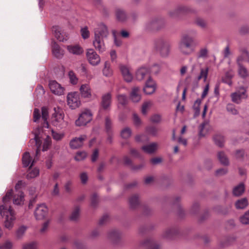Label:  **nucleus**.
I'll return each instance as SVG.
<instances>
[{"label":"nucleus","mask_w":249,"mask_h":249,"mask_svg":"<svg viewBox=\"0 0 249 249\" xmlns=\"http://www.w3.org/2000/svg\"><path fill=\"white\" fill-rule=\"evenodd\" d=\"M158 144L156 142H153L149 144L143 145L142 147V149L145 153L147 154H152L156 151L158 149Z\"/></svg>","instance_id":"23"},{"label":"nucleus","mask_w":249,"mask_h":249,"mask_svg":"<svg viewBox=\"0 0 249 249\" xmlns=\"http://www.w3.org/2000/svg\"><path fill=\"white\" fill-rule=\"evenodd\" d=\"M118 101L119 104L125 105L127 102V98L126 95L124 94L118 95L117 96Z\"/></svg>","instance_id":"55"},{"label":"nucleus","mask_w":249,"mask_h":249,"mask_svg":"<svg viewBox=\"0 0 249 249\" xmlns=\"http://www.w3.org/2000/svg\"><path fill=\"white\" fill-rule=\"evenodd\" d=\"M240 221L243 224H249V210L240 217Z\"/></svg>","instance_id":"53"},{"label":"nucleus","mask_w":249,"mask_h":249,"mask_svg":"<svg viewBox=\"0 0 249 249\" xmlns=\"http://www.w3.org/2000/svg\"><path fill=\"white\" fill-rule=\"evenodd\" d=\"M30 142L35 143L36 146V157H37L40 152V147L41 144V142L38 135L36 134L35 138L31 140Z\"/></svg>","instance_id":"39"},{"label":"nucleus","mask_w":249,"mask_h":249,"mask_svg":"<svg viewBox=\"0 0 249 249\" xmlns=\"http://www.w3.org/2000/svg\"><path fill=\"white\" fill-rule=\"evenodd\" d=\"M155 48L161 56L166 57L170 53L171 44L168 40L160 38L155 40Z\"/></svg>","instance_id":"4"},{"label":"nucleus","mask_w":249,"mask_h":249,"mask_svg":"<svg viewBox=\"0 0 249 249\" xmlns=\"http://www.w3.org/2000/svg\"><path fill=\"white\" fill-rule=\"evenodd\" d=\"M217 157L220 163L224 165L229 164V160L223 152H219L218 153Z\"/></svg>","instance_id":"43"},{"label":"nucleus","mask_w":249,"mask_h":249,"mask_svg":"<svg viewBox=\"0 0 249 249\" xmlns=\"http://www.w3.org/2000/svg\"><path fill=\"white\" fill-rule=\"evenodd\" d=\"M82 96L84 98H90L91 96V90L89 84H83L80 88Z\"/></svg>","instance_id":"24"},{"label":"nucleus","mask_w":249,"mask_h":249,"mask_svg":"<svg viewBox=\"0 0 249 249\" xmlns=\"http://www.w3.org/2000/svg\"><path fill=\"white\" fill-rule=\"evenodd\" d=\"M150 70V74L151 73L157 74L160 71V67L159 64H154Z\"/></svg>","instance_id":"57"},{"label":"nucleus","mask_w":249,"mask_h":249,"mask_svg":"<svg viewBox=\"0 0 249 249\" xmlns=\"http://www.w3.org/2000/svg\"><path fill=\"white\" fill-rule=\"evenodd\" d=\"M231 96L232 102L239 104L242 99L247 98L246 90L244 88L241 87L238 90L231 93Z\"/></svg>","instance_id":"11"},{"label":"nucleus","mask_w":249,"mask_h":249,"mask_svg":"<svg viewBox=\"0 0 249 249\" xmlns=\"http://www.w3.org/2000/svg\"><path fill=\"white\" fill-rule=\"evenodd\" d=\"M51 143V139L49 137L47 136L44 142L42 150L44 151H47L49 147L50 146Z\"/></svg>","instance_id":"60"},{"label":"nucleus","mask_w":249,"mask_h":249,"mask_svg":"<svg viewBox=\"0 0 249 249\" xmlns=\"http://www.w3.org/2000/svg\"><path fill=\"white\" fill-rule=\"evenodd\" d=\"M27 229V227L25 226H20L18 229L17 230L16 232V235L17 238H21L23 235H24V233L25 232L26 230Z\"/></svg>","instance_id":"48"},{"label":"nucleus","mask_w":249,"mask_h":249,"mask_svg":"<svg viewBox=\"0 0 249 249\" xmlns=\"http://www.w3.org/2000/svg\"><path fill=\"white\" fill-rule=\"evenodd\" d=\"M24 195L22 192H18V194L15 195L13 197V203L16 205H20L23 202Z\"/></svg>","instance_id":"38"},{"label":"nucleus","mask_w":249,"mask_h":249,"mask_svg":"<svg viewBox=\"0 0 249 249\" xmlns=\"http://www.w3.org/2000/svg\"><path fill=\"white\" fill-rule=\"evenodd\" d=\"M87 156V154L85 152H77L75 156V160L77 161L82 160Z\"/></svg>","instance_id":"58"},{"label":"nucleus","mask_w":249,"mask_h":249,"mask_svg":"<svg viewBox=\"0 0 249 249\" xmlns=\"http://www.w3.org/2000/svg\"><path fill=\"white\" fill-rule=\"evenodd\" d=\"M52 124L60 128L63 127L65 124L64 121V114L61 112H55L52 118Z\"/></svg>","instance_id":"13"},{"label":"nucleus","mask_w":249,"mask_h":249,"mask_svg":"<svg viewBox=\"0 0 249 249\" xmlns=\"http://www.w3.org/2000/svg\"><path fill=\"white\" fill-rule=\"evenodd\" d=\"M142 246L147 249H160V246L152 239H147L143 243Z\"/></svg>","instance_id":"25"},{"label":"nucleus","mask_w":249,"mask_h":249,"mask_svg":"<svg viewBox=\"0 0 249 249\" xmlns=\"http://www.w3.org/2000/svg\"><path fill=\"white\" fill-rule=\"evenodd\" d=\"M52 51L53 54L57 58H61L64 54V51L56 43L53 45Z\"/></svg>","instance_id":"36"},{"label":"nucleus","mask_w":249,"mask_h":249,"mask_svg":"<svg viewBox=\"0 0 249 249\" xmlns=\"http://www.w3.org/2000/svg\"><path fill=\"white\" fill-rule=\"evenodd\" d=\"M193 10L188 6L180 5L177 8L169 11V16L173 18H177L180 14L192 12Z\"/></svg>","instance_id":"9"},{"label":"nucleus","mask_w":249,"mask_h":249,"mask_svg":"<svg viewBox=\"0 0 249 249\" xmlns=\"http://www.w3.org/2000/svg\"><path fill=\"white\" fill-rule=\"evenodd\" d=\"M80 208L78 206H75L70 215V218L72 221H76L79 216Z\"/></svg>","instance_id":"45"},{"label":"nucleus","mask_w":249,"mask_h":249,"mask_svg":"<svg viewBox=\"0 0 249 249\" xmlns=\"http://www.w3.org/2000/svg\"><path fill=\"white\" fill-rule=\"evenodd\" d=\"M92 113L89 109H85L75 121L77 126L85 125L92 120Z\"/></svg>","instance_id":"6"},{"label":"nucleus","mask_w":249,"mask_h":249,"mask_svg":"<svg viewBox=\"0 0 249 249\" xmlns=\"http://www.w3.org/2000/svg\"><path fill=\"white\" fill-rule=\"evenodd\" d=\"M98 202V197L97 194L94 193L91 197V205L92 207H95Z\"/></svg>","instance_id":"59"},{"label":"nucleus","mask_w":249,"mask_h":249,"mask_svg":"<svg viewBox=\"0 0 249 249\" xmlns=\"http://www.w3.org/2000/svg\"><path fill=\"white\" fill-rule=\"evenodd\" d=\"M48 208L44 204L39 205L36 208L35 212V216L36 219L41 220L44 219L47 215Z\"/></svg>","instance_id":"15"},{"label":"nucleus","mask_w":249,"mask_h":249,"mask_svg":"<svg viewBox=\"0 0 249 249\" xmlns=\"http://www.w3.org/2000/svg\"><path fill=\"white\" fill-rule=\"evenodd\" d=\"M133 120L134 122V124L136 126H139L141 125L142 122L140 118L136 114H133Z\"/></svg>","instance_id":"64"},{"label":"nucleus","mask_w":249,"mask_h":249,"mask_svg":"<svg viewBox=\"0 0 249 249\" xmlns=\"http://www.w3.org/2000/svg\"><path fill=\"white\" fill-rule=\"evenodd\" d=\"M165 24L163 19L160 18H155L150 20L146 24V28L148 29L159 30L162 28Z\"/></svg>","instance_id":"10"},{"label":"nucleus","mask_w":249,"mask_h":249,"mask_svg":"<svg viewBox=\"0 0 249 249\" xmlns=\"http://www.w3.org/2000/svg\"><path fill=\"white\" fill-rule=\"evenodd\" d=\"M87 139L86 135H82L78 138L72 139L70 142V146L72 149H76L80 147L83 143V142Z\"/></svg>","instance_id":"16"},{"label":"nucleus","mask_w":249,"mask_h":249,"mask_svg":"<svg viewBox=\"0 0 249 249\" xmlns=\"http://www.w3.org/2000/svg\"><path fill=\"white\" fill-rule=\"evenodd\" d=\"M35 162V159L32 161L31 166H30V167L29 169V170L28 171V173L26 176V177L28 179H31V178H34L37 177V176H38V175H39V171L38 169H37L36 168H35L32 169L31 168V167L33 165L34 163Z\"/></svg>","instance_id":"28"},{"label":"nucleus","mask_w":249,"mask_h":249,"mask_svg":"<svg viewBox=\"0 0 249 249\" xmlns=\"http://www.w3.org/2000/svg\"><path fill=\"white\" fill-rule=\"evenodd\" d=\"M13 194L12 190L8 191L6 195L3 197V205L0 206V214L4 220V226L5 228L10 229L14 224V221L15 219V213L11 207L8 204V202L10 200Z\"/></svg>","instance_id":"1"},{"label":"nucleus","mask_w":249,"mask_h":249,"mask_svg":"<svg viewBox=\"0 0 249 249\" xmlns=\"http://www.w3.org/2000/svg\"><path fill=\"white\" fill-rule=\"evenodd\" d=\"M210 128V125L208 122H204L199 127V135L200 137L205 136L208 133Z\"/></svg>","instance_id":"31"},{"label":"nucleus","mask_w":249,"mask_h":249,"mask_svg":"<svg viewBox=\"0 0 249 249\" xmlns=\"http://www.w3.org/2000/svg\"><path fill=\"white\" fill-rule=\"evenodd\" d=\"M53 32L54 33L55 37L60 41H64L67 40V36L63 32H62L61 29L58 27H53Z\"/></svg>","instance_id":"18"},{"label":"nucleus","mask_w":249,"mask_h":249,"mask_svg":"<svg viewBox=\"0 0 249 249\" xmlns=\"http://www.w3.org/2000/svg\"><path fill=\"white\" fill-rule=\"evenodd\" d=\"M68 75L71 83L73 85L77 84L78 82V78L74 72L72 71H70Z\"/></svg>","instance_id":"50"},{"label":"nucleus","mask_w":249,"mask_h":249,"mask_svg":"<svg viewBox=\"0 0 249 249\" xmlns=\"http://www.w3.org/2000/svg\"><path fill=\"white\" fill-rule=\"evenodd\" d=\"M108 238L111 240L113 243H117L121 238V234L116 230L110 231L108 233Z\"/></svg>","instance_id":"26"},{"label":"nucleus","mask_w":249,"mask_h":249,"mask_svg":"<svg viewBox=\"0 0 249 249\" xmlns=\"http://www.w3.org/2000/svg\"><path fill=\"white\" fill-rule=\"evenodd\" d=\"M32 158L28 152L24 153L22 156V163L25 167H28L31 163Z\"/></svg>","instance_id":"41"},{"label":"nucleus","mask_w":249,"mask_h":249,"mask_svg":"<svg viewBox=\"0 0 249 249\" xmlns=\"http://www.w3.org/2000/svg\"><path fill=\"white\" fill-rule=\"evenodd\" d=\"M23 249H37L36 244L35 242L26 244L23 246Z\"/></svg>","instance_id":"63"},{"label":"nucleus","mask_w":249,"mask_h":249,"mask_svg":"<svg viewBox=\"0 0 249 249\" xmlns=\"http://www.w3.org/2000/svg\"><path fill=\"white\" fill-rule=\"evenodd\" d=\"M117 34H118L117 32L113 30L112 31V34L114 37V43L116 45V46L119 47L122 44V41L117 38Z\"/></svg>","instance_id":"61"},{"label":"nucleus","mask_w":249,"mask_h":249,"mask_svg":"<svg viewBox=\"0 0 249 249\" xmlns=\"http://www.w3.org/2000/svg\"><path fill=\"white\" fill-rule=\"evenodd\" d=\"M116 17L117 19L120 21H124L126 19V15L125 12L120 8L116 10Z\"/></svg>","instance_id":"40"},{"label":"nucleus","mask_w":249,"mask_h":249,"mask_svg":"<svg viewBox=\"0 0 249 249\" xmlns=\"http://www.w3.org/2000/svg\"><path fill=\"white\" fill-rule=\"evenodd\" d=\"M41 117L42 120L43 121V123L42 124L43 127L48 128L49 125L47 121L48 116V111L47 108L45 107H42L41 109Z\"/></svg>","instance_id":"34"},{"label":"nucleus","mask_w":249,"mask_h":249,"mask_svg":"<svg viewBox=\"0 0 249 249\" xmlns=\"http://www.w3.org/2000/svg\"><path fill=\"white\" fill-rule=\"evenodd\" d=\"M135 76L139 81L147 80L150 78V70L146 67H142L140 68L136 72Z\"/></svg>","instance_id":"12"},{"label":"nucleus","mask_w":249,"mask_h":249,"mask_svg":"<svg viewBox=\"0 0 249 249\" xmlns=\"http://www.w3.org/2000/svg\"><path fill=\"white\" fill-rule=\"evenodd\" d=\"M111 96L110 93H107L102 96L101 107L104 109H108L111 104Z\"/></svg>","instance_id":"21"},{"label":"nucleus","mask_w":249,"mask_h":249,"mask_svg":"<svg viewBox=\"0 0 249 249\" xmlns=\"http://www.w3.org/2000/svg\"><path fill=\"white\" fill-rule=\"evenodd\" d=\"M213 141L219 147H222L224 145V138L220 134H216L213 136Z\"/></svg>","instance_id":"42"},{"label":"nucleus","mask_w":249,"mask_h":249,"mask_svg":"<svg viewBox=\"0 0 249 249\" xmlns=\"http://www.w3.org/2000/svg\"><path fill=\"white\" fill-rule=\"evenodd\" d=\"M198 43L195 38L190 35H183L178 43V50L184 55H190L193 53Z\"/></svg>","instance_id":"3"},{"label":"nucleus","mask_w":249,"mask_h":249,"mask_svg":"<svg viewBox=\"0 0 249 249\" xmlns=\"http://www.w3.org/2000/svg\"><path fill=\"white\" fill-rule=\"evenodd\" d=\"M67 98L68 105L71 109H75L80 106V101L78 93H69L67 95Z\"/></svg>","instance_id":"7"},{"label":"nucleus","mask_w":249,"mask_h":249,"mask_svg":"<svg viewBox=\"0 0 249 249\" xmlns=\"http://www.w3.org/2000/svg\"><path fill=\"white\" fill-rule=\"evenodd\" d=\"M67 49L70 53L75 55H80L83 53L82 48L77 45L68 46Z\"/></svg>","instance_id":"27"},{"label":"nucleus","mask_w":249,"mask_h":249,"mask_svg":"<svg viewBox=\"0 0 249 249\" xmlns=\"http://www.w3.org/2000/svg\"><path fill=\"white\" fill-rule=\"evenodd\" d=\"M178 233V229L175 227L168 228L165 230L162 234V236L166 239H172Z\"/></svg>","instance_id":"20"},{"label":"nucleus","mask_w":249,"mask_h":249,"mask_svg":"<svg viewBox=\"0 0 249 249\" xmlns=\"http://www.w3.org/2000/svg\"><path fill=\"white\" fill-rule=\"evenodd\" d=\"M241 53L236 59V63H238V60H239L240 63H242L243 61L249 63V53L246 49L242 48L240 50Z\"/></svg>","instance_id":"22"},{"label":"nucleus","mask_w":249,"mask_h":249,"mask_svg":"<svg viewBox=\"0 0 249 249\" xmlns=\"http://www.w3.org/2000/svg\"><path fill=\"white\" fill-rule=\"evenodd\" d=\"M227 110L233 115H236L238 113V110L235 108L234 106L231 104H229L227 106Z\"/></svg>","instance_id":"51"},{"label":"nucleus","mask_w":249,"mask_h":249,"mask_svg":"<svg viewBox=\"0 0 249 249\" xmlns=\"http://www.w3.org/2000/svg\"><path fill=\"white\" fill-rule=\"evenodd\" d=\"M147 133L152 136H156L158 132V128L155 126H149L146 127Z\"/></svg>","instance_id":"49"},{"label":"nucleus","mask_w":249,"mask_h":249,"mask_svg":"<svg viewBox=\"0 0 249 249\" xmlns=\"http://www.w3.org/2000/svg\"><path fill=\"white\" fill-rule=\"evenodd\" d=\"M245 189L244 184L243 183H241L233 188L232 194L235 196H239L244 193Z\"/></svg>","instance_id":"29"},{"label":"nucleus","mask_w":249,"mask_h":249,"mask_svg":"<svg viewBox=\"0 0 249 249\" xmlns=\"http://www.w3.org/2000/svg\"><path fill=\"white\" fill-rule=\"evenodd\" d=\"M129 206L131 209H134L140 205L139 196L137 195H133L129 198Z\"/></svg>","instance_id":"30"},{"label":"nucleus","mask_w":249,"mask_h":249,"mask_svg":"<svg viewBox=\"0 0 249 249\" xmlns=\"http://www.w3.org/2000/svg\"><path fill=\"white\" fill-rule=\"evenodd\" d=\"M238 73L239 75L243 78H245L248 76V72L246 68L244 66L242 63H239V60H238Z\"/></svg>","instance_id":"32"},{"label":"nucleus","mask_w":249,"mask_h":249,"mask_svg":"<svg viewBox=\"0 0 249 249\" xmlns=\"http://www.w3.org/2000/svg\"><path fill=\"white\" fill-rule=\"evenodd\" d=\"M248 205V201L246 198L240 199L236 201L235 206L237 209H245Z\"/></svg>","instance_id":"37"},{"label":"nucleus","mask_w":249,"mask_h":249,"mask_svg":"<svg viewBox=\"0 0 249 249\" xmlns=\"http://www.w3.org/2000/svg\"><path fill=\"white\" fill-rule=\"evenodd\" d=\"M208 53V49L206 48L201 49L197 54L198 58H205L207 56Z\"/></svg>","instance_id":"56"},{"label":"nucleus","mask_w":249,"mask_h":249,"mask_svg":"<svg viewBox=\"0 0 249 249\" xmlns=\"http://www.w3.org/2000/svg\"><path fill=\"white\" fill-rule=\"evenodd\" d=\"M153 105V102L151 101H146L143 103L142 107V113L143 115H146L148 110Z\"/></svg>","instance_id":"44"},{"label":"nucleus","mask_w":249,"mask_h":249,"mask_svg":"<svg viewBox=\"0 0 249 249\" xmlns=\"http://www.w3.org/2000/svg\"><path fill=\"white\" fill-rule=\"evenodd\" d=\"M86 56L89 62L92 66H96L100 62L101 59L100 56L93 49H89L87 50Z\"/></svg>","instance_id":"8"},{"label":"nucleus","mask_w":249,"mask_h":249,"mask_svg":"<svg viewBox=\"0 0 249 249\" xmlns=\"http://www.w3.org/2000/svg\"><path fill=\"white\" fill-rule=\"evenodd\" d=\"M131 133L132 132L131 129L126 127L121 131V136L123 138L127 139L131 136Z\"/></svg>","instance_id":"47"},{"label":"nucleus","mask_w":249,"mask_h":249,"mask_svg":"<svg viewBox=\"0 0 249 249\" xmlns=\"http://www.w3.org/2000/svg\"><path fill=\"white\" fill-rule=\"evenodd\" d=\"M108 35L107 27L103 23L99 24L95 29L93 45L99 53H103L106 50L104 38L107 37Z\"/></svg>","instance_id":"2"},{"label":"nucleus","mask_w":249,"mask_h":249,"mask_svg":"<svg viewBox=\"0 0 249 249\" xmlns=\"http://www.w3.org/2000/svg\"><path fill=\"white\" fill-rule=\"evenodd\" d=\"M233 76V72L232 70H229L227 71L225 75L222 77V81L230 86L232 85L231 79Z\"/></svg>","instance_id":"33"},{"label":"nucleus","mask_w":249,"mask_h":249,"mask_svg":"<svg viewBox=\"0 0 249 249\" xmlns=\"http://www.w3.org/2000/svg\"><path fill=\"white\" fill-rule=\"evenodd\" d=\"M130 97L133 102H138L141 99L140 89L138 87L132 88L130 92Z\"/></svg>","instance_id":"19"},{"label":"nucleus","mask_w":249,"mask_h":249,"mask_svg":"<svg viewBox=\"0 0 249 249\" xmlns=\"http://www.w3.org/2000/svg\"><path fill=\"white\" fill-rule=\"evenodd\" d=\"M13 243L10 241H6L0 244V249H12Z\"/></svg>","instance_id":"52"},{"label":"nucleus","mask_w":249,"mask_h":249,"mask_svg":"<svg viewBox=\"0 0 249 249\" xmlns=\"http://www.w3.org/2000/svg\"><path fill=\"white\" fill-rule=\"evenodd\" d=\"M49 88L53 94L57 95L63 94L64 88L55 80H51L49 82Z\"/></svg>","instance_id":"14"},{"label":"nucleus","mask_w":249,"mask_h":249,"mask_svg":"<svg viewBox=\"0 0 249 249\" xmlns=\"http://www.w3.org/2000/svg\"><path fill=\"white\" fill-rule=\"evenodd\" d=\"M195 23L199 27L204 29L207 27V22L206 20L201 18H197L195 19Z\"/></svg>","instance_id":"46"},{"label":"nucleus","mask_w":249,"mask_h":249,"mask_svg":"<svg viewBox=\"0 0 249 249\" xmlns=\"http://www.w3.org/2000/svg\"><path fill=\"white\" fill-rule=\"evenodd\" d=\"M120 69L124 80L127 82H131L133 79V76L129 68L125 66L121 65Z\"/></svg>","instance_id":"17"},{"label":"nucleus","mask_w":249,"mask_h":249,"mask_svg":"<svg viewBox=\"0 0 249 249\" xmlns=\"http://www.w3.org/2000/svg\"><path fill=\"white\" fill-rule=\"evenodd\" d=\"M199 70H200V73L196 77V81L198 82L201 79H203V81L205 82L208 77L209 68L208 67L201 68L199 64L195 63L192 66L191 73L192 74H195Z\"/></svg>","instance_id":"5"},{"label":"nucleus","mask_w":249,"mask_h":249,"mask_svg":"<svg viewBox=\"0 0 249 249\" xmlns=\"http://www.w3.org/2000/svg\"><path fill=\"white\" fill-rule=\"evenodd\" d=\"M150 120L153 123H159L161 121V116L157 114H154L151 117Z\"/></svg>","instance_id":"62"},{"label":"nucleus","mask_w":249,"mask_h":249,"mask_svg":"<svg viewBox=\"0 0 249 249\" xmlns=\"http://www.w3.org/2000/svg\"><path fill=\"white\" fill-rule=\"evenodd\" d=\"M81 34L82 38L84 39H87L89 37L90 33L87 27L81 28Z\"/></svg>","instance_id":"54"},{"label":"nucleus","mask_w":249,"mask_h":249,"mask_svg":"<svg viewBox=\"0 0 249 249\" xmlns=\"http://www.w3.org/2000/svg\"><path fill=\"white\" fill-rule=\"evenodd\" d=\"M105 127L106 131L108 134V140L110 141L112 135V122L108 117H107L105 119Z\"/></svg>","instance_id":"35"}]
</instances>
